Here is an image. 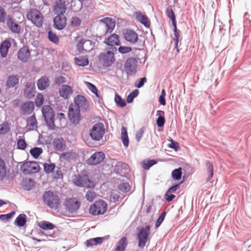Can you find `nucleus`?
Listing matches in <instances>:
<instances>
[{
  "label": "nucleus",
  "instance_id": "dca6fc26",
  "mask_svg": "<svg viewBox=\"0 0 251 251\" xmlns=\"http://www.w3.org/2000/svg\"><path fill=\"white\" fill-rule=\"evenodd\" d=\"M75 42L76 47H87L88 46H95V43L87 39L82 36H78L75 38Z\"/></svg>",
  "mask_w": 251,
  "mask_h": 251
},
{
  "label": "nucleus",
  "instance_id": "f8f14e48",
  "mask_svg": "<svg viewBox=\"0 0 251 251\" xmlns=\"http://www.w3.org/2000/svg\"><path fill=\"white\" fill-rule=\"evenodd\" d=\"M137 66V60L134 58H129L126 60L125 63V72L127 75H132L136 72Z\"/></svg>",
  "mask_w": 251,
  "mask_h": 251
},
{
  "label": "nucleus",
  "instance_id": "0eeeda50",
  "mask_svg": "<svg viewBox=\"0 0 251 251\" xmlns=\"http://www.w3.org/2000/svg\"><path fill=\"white\" fill-rule=\"evenodd\" d=\"M150 228L151 227L149 225L138 228L139 232L137 234V236L138 240V246L141 249L143 248L146 246L149 239V236L150 233Z\"/></svg>",
  "mask_w": 251,
  "mask_h": 251
},
{
  "label": "nucleus",
  "instance_id": "680f3d73",
  "mask_svg": "<svg viewBox=\"0 0 251 251\" xmlns=\"http://www.w3.org/2000/svg\"><path fill=\"white\" fill-rule=\"evenodd\" d=\"M26 147V144L23 139H19L17 142V148L20 150H25Z\"/></svg>",
  "mask_w": 251,
  "mask_h": 251
},
{
  "label": "nucleus",
  "instance_id": "e433bc0d",
  "mask_svg": "<svg viewBox=\"0 0 251 251\" xmlns=\"http://www.w3.org/2000/svg\"><path fill=\"white\" fill-rule=\"evenodd\" d=\"M166 13L167 17L172 21V23L176 22V16L172 6H170L167 8Z\"/></svg>",
  "mask_w": 251,
  "mask_h": 251
},
{
  "label": "nucleus",
  "instance_id": "6e6552de",
  "mask_svg": "<svg viewBox=\"0 0 251 251\" xmlns=\"http://www.w3.org/2000/svg\"><path fill=\"white\" fill-rule=\"evenodd\" d=\"M42 111L49 127L50 129H54L55 126L54 123V114L52 108L50 105H44Z\"/></svg>",
  "mask_w": 251,
  "mask_h": 251
},
{
  "label": "nucleus",
  "instance_id": "bf43d9fd",
  "mask_svg": "<svg viewBox=\"0 0 251 251\" xmlns=\"http://www.w3.org/2000/svg\"><path fill=\"white\" fill-rule=\"evenodd\" d=\"M49 39L54 43H57L59 42V38L55 34L50 31L48 34Z\"/></svg>",
  "mask_w": 251,
  "mask_h": 251
},
{
  "label": "nucleus",
  "instance_id": "f704fd0d",
  "mask_svg": "<svg viewBox=\"0 0 251 251\" xmlns=\"http://www.w3.org/2000/svg\"><path fill=\"white\" fill-rule=\"evenodd\" d=\"M75 64L80 66H85L89 63L88 57L86 56L75 57Z\"/></svg>",
  "mask_w": 251,
  "mask_h": 251
},
{
  "label": "nucleus",
  "instance_id": "c03bdc74",
  "mask_svg": "<svg viewBox=\"0 0 251 251\" xmlns=\"http://www.w3.org/2000/svg\"><path fill=\"white\" fill-rule=\"evenodd\" d=\"M42 152V149L37 147L34 148L30 151V153L35 158H38Z\"/></svg>",
  "mask_w": 251,
  "mask_h": 251
},
{
  "label": "nucleus",
  "instance_id": "774afa93",
  "mask_svg": "<svg viewBox=\"0 0 251 251\" xmlns=\"http://www.w3.org/2000/svg\"><path fill=\"white\" fill-rule=\"evenodd\" d=\"M55 83L58 85L64 84L66 82L65 78L63 76H59L55 78Z\"/></svg>",
  "mask_w": 251,
  "mask_h": 251
},
{
  "label": "nucleus",
  "instance_id": "37998d69",
  "mask_svg": "<svg viewBox=\"0 0 251 251\" xmlns=\"http://www.w3.org/2000/svg\"><path fill=\"white\" fill-rule=\"evenodd\" d=\"M156 163V161L154 160H144L143 161L141 164L142 167L145 170H149L151 167L154 165Z\"/></svg>",
  "mask_w": 251,
  "mask_h": 251
},
{
  "label": "nucleus",
  "instance_id": "a211bd4d",
  "mask_svg": "<svg viewBox=\"0 0 251 251\" xmlns=\"http://www.w3.org/2000/svg\"><path fill=\"white\" fill-rule=\"evenodd\" d=\"M105 155L102 152H97L94 153L87 160L90 165H97L101 162L104 159Z\"/></svg>",
  "mask_w": 251,
  "mask_h": 251
},
{
  "label": "nucleus",
  "instance_id": "4c0bfd02",
  "mask_svg": "<svg viewBox=\"0 0 251 251\" xmlns=\"http://www.w3.org/2000/svg\"><path fill=\"white\" fill-rule=\"evenodd\" d=\"M181 170L182 169L180 167L174 170L172 172V178L176 180L180 179L182 176Z\"/></svg>",
  "mask_w": 251,
  "mask_h": 251
},
{
  "label": "nucleus",
  "instance_id": "c85d7f7f",
  "mask_svg": "<svg viewBox=\"0 0 251 251\" xmlns=\"http://www.w3.org/2000/svg\"><path fill=\"white\" fill-rule=\"evenodd\" d=\"M127 245V238L123 237L118 242L114 251H124Z\"/></svg>",
  "mask_w": 251,
  "mask_h": 251
},
{
  "label": "nucleus",
  "instance_id": "8fccbe9b",
  "mask_svg": "<svg viewBox=\"0 0 251 251\" xmlns=\"http://www.w3.org/2000/svg\"><path fill=\"white\" fill-rule=\"evenodd\" d=\"M81 23V20L77 17H72L70 21V24L72 26L77 27L80 25Z\"/></svg>",
  "mask_w": 251,
  "mask_h": 251
},
{
  "label": "nucleus",
  "instance_id": "6ab92c4d",
  "mask_svg": "<svg viewBox=\"0 0 251 251\" xmlns=\"http://www.w3.org/2000/svg\"><path fill=\"white\" fill-rule=\"evenodd\" d=\"M123 36L126 41L134 44L137 41L138 36L134 31L130 29H126L123 32Z\"/></svg>",
  "mask_w": 251,
  "mask_h": 251
},
{
  "label": "nucleus",
  "instance_id": "4d7b16f0",
  "mask_svg": "<svg viewBox=\"0 0 251 251\" xmlns=\"http://www.w3.org/2000/svg\"><path fill=\"white\" fill-rule=\"evenodd\" d=\"M166 212L165 211H163V212H162V213L161 214V215H160L156 222L155 227L156 228L158 227L161 224V223L163 222L166 216Z\"/></svg>",
  "mask_w": 251,
  "mask_h": 251
},
{
  "label": "nucleus",
  "instance_id": "bb28decb",
  "mask_svg": "<svg viewBox=\"0 0 251 251\" xmlns=\"http://www.w3.org/2000/svg\"><path fill=\"white\" fill-rule=\"evenodd\" d=\"M50 85V81L49 79L44 76L41 77L38 80L37 86L39 89L42 90L46 89Z\"/></svg>",
  "mask_w": 251,
  "mask_h": 251
},
{
  "label": "nucleus",
  "instance_id": "13d9d810",
  "mask_svg": "<svg viewBox=\"0 0 251 251\" xmlns=\"http://www.w3.org/2000/svg\"><path fill=\"white\" fill-rule=\"evenodd\" d=\"M206 167H207V171H208V172L209 174L210 179H211L213 177V165H212V164L211 162H210L209 161H207L206 162Z\"/></svg>",
  "mask_w": 251,
  "mask_h": 251
},
{
  "label": "nucleus",
  "instance_id": "864d4df0",
  "mask_svg": "<svg viewBox=\"0 0 251 251\" xmlns=\"http://www.w3.org/2000/svg\"><path fill=\"white\" fill-rule=\"evenodd\" d=\"M52 178L55 179H58L63 177V174L61 168L57 167L55 172L52 175Z\"/></svg>",
  "mask_w": 251,
  "mask_h": 251
},
{
  "label": "nucleus",
  "instance_id": "69168bd1",
  "mask_svg": "<svg viewBox=\"0 0 251 251\" xmlns=\"http://www.w3.org/2000/svg\"><path fill=\"white\" fill-rule=\"evenodd\" d=\"M182 182L183 181H181L180 183L176 184L170 187L167 191V194L175 193L179 188L180 184L182 183Z\"/></svg>",
  "mask_w": 251,
  "mask_h": 251
},
{
  "label": "nucleus",
  "instance_id": "7c9ffc66",
  "mask_svg": "<svg viewBox=\"0 0 251 251\" xmlns=\"http://www.w3.org/2000/svg\"><path fill=\"white\" fill-rule=\"evenodd\" d=\"M103 241V238L101 237H97L92 238L87 240L86 244L87 247H89L93 246H96L98 244H100Z\"/></svg>",
  "mask_w": 251,
  "mask_h": 251
},
{
  "label": "nucleus",
  "instance_id": "4be33fe9",
  "mask_svg": "<svg viewBox=\"0 0 251 251\" xmlns=\"http://www.w3.org/2000/svg\"><path fill=\"white\" fill-rule=\"evenodd\" d=\"M136 20L144 25L146 27H149L150 26V22L148 17L143 14L140 12H137L135 14Z\"/></svg>",
  "mask_w": 251,
  "mask_h": 251
},
{
  "label": "nucleus",
  "instance_id": "c9c22d12",
  "mask_svg": "<svg viewBox=\"0 0 251 251\" xmlns=\"http://www.w3.org/2000/svg\"><path fill=\"white\" fill-rule=\"evenodd\" d=\"M6 167L4 161L0 158V180L3 179L6 175Z\"/></svg>",
  "mask_w": 251,
  "mask_h": 251
},
{
  "label": "nucleus",
  "instance_id": "20e7f679",
  "mask_svg": "<svg viewBox=\"0 0 251 251\" xmlns=\"http://www.w3.org/2000/svg\"><path fill=\"white\" fill-rule=\"evenodd\" d=\"M108 209L107 203L102 200L96 201L94 204L90 205L89 212L94 216L104 214Z\"/></svg>",
  "mask_w": 251,
  "mask_h": 251
},
{
  "label": "nucleus",
  "instance_id": "a19ab883",
  "mask_svg": "<svg viewBox=\"0 0 251 251\" xmlns=\"http://www.w3.org/2000/svg\"><path fill=\"white\" fill-rule=\"evenodd\" d=\"M10 131L9 124L7 122H4L0 125V134L3 135L7 133Z\"/></svg>",
  "mask_w": 251,
  "mask_h": 251
},
{
  "label": "nucleus",
  "instance_id": "7ed1b4c3",
  "mask_svg": "<svg viewBox=\"0 0 251 251\" xmlns=\"http://www.w3.org/2000/svg\"><path fill=\"white\" fill-rule=\"evenodd\" d=\"M27 19L33 25L38 27H42L44 20V17L41 12L36 8L29 9L26 13Z\"/></svg>",
  "mask_w": 251,
  "mask_h": 251
},
{
  "label": "nucleus",
  "instance_id": "9d476101",
  "mask_svg": "<svg viewBox=\"0 0 251 251\" xmlns=\"http://www.w3.org/2000/svg\"><path fill=\"white\" fill-rule=\"evenodd\" d=\"M104 132L103 125L101 123H97L93 126L90 135L93 140L99 141L102 138Z\"/></svg>",
  "mask_w": 251,
  "mask_h": 251
},
{
  "label": "nucleus",
  "instance_id": "4468645a",
  "mask_svg": "<svg viewBox=\"0 0 251 251\" xmlns=\"http://www.w3.org/2000/svg\"><path fill=\"white\" fill-rule=\"evenodd\" d=\"M67 10L65 0H56L53 7V11L57 15H64Z\"/></svg>",
  "mask_w": 251,
  "mask_h": 251
},
{
  "label": "nucleus",
  "instance_id": "cd10ccee",
  "mask_svg": "<svg viewBox=\"0 0 251 251\" xmlns=\"http://www.w3.org/2000/svg\"><path fill=\"white\" fill-rule=\"evenodd\" d=\"M121 138L124 145L126 147H127L129 144V139L127 135V129L124 126H123L121 128Z\"/></svg>",
  "mask_w": 251,
  "mask_h": 251
},
{
  "label": "nucleus",
  "instance_id": "5701e85b",
  "mask_svg": "<svg viewBox=\"0 0 251 251\" xmlns=\"http://www.w3.org/2000/svg\"><path fill=\"white\" fill-rule=\"evenodd\" d=\"M30 56L28 48H21L18 53L19 59L23 62H26Z\"/></svg>",
  "mask_w": 251,
  "mask_h": 251
},
{
  "label": "nucleus",
  "instance_id": "412c9836",
  "mask_svg": "<svg viewBox=\"0 0 251 251\" xmlns=\"http://www.w3.org/2000/svg\"><path fill=\"white\" fill-rule=\"evenodd\" d=\"M19 83V77L17 75H9L6 81V86L8 88H13Z\"/></svg>",
  "mask_w": 251,
  "mask_h": 251
},
{
  "label": "nucleus",
  "instance_id": "72a5a7b5",
  "mask_svg": "<svg viewBox=\"0 0 251 251\" xmlns=\"http://www.w3.org/2000/svg\"><path fill=\"white\" fill-rule=\"evenodd\" d=\"M85 178L86 175H85L75 176L73 180L74 183L77 186L84 187Z\"/></svg>",
  "mask_w": 251,
  "mask_h": 251
},
{
  "label": "nucleus",
  "instance_id": "473e14b6",
  "mask_svg": "<svg viewBox=\"0 0 251 251\" xmlns=\"http://www.w3.org/2000/svg\"><path fill=\"white\" fill-rule=\"evenodd\" d=\"M38 226L44 230H51L55 227V226L49 222L43 221L40 222Z\"/></svg>",
  "mask_w": 251,
  "mask_h": 251
},
{
  "label": "nucleus",
  "instance_id": "de8ad7c7",
  "mask_svg": "<svg viewBox=\"0 0 251 251\" xmlns=\"http://www.w3.org/2000/svg\"><path fill=\"white\" fill-rule=\"evenodd\" d=\"M96 193L91 190L88 191L85 195V198L87 200L90 202L93 201L96 198Z\"/></svg>",
  "mask_w": 251,
  "mask_h": 251
},
{
  "label": "nucleus",
  "instance_id": "ddd939ff",
  "mask_svg": "<svg viewBox=\"0 0 251 251\" xmlns=\"http://www.w3.org/2000/svg\"><path fill=\"white\" fill-rule=\"evenodd\" d=\"M71 105H75V107L80 110H87L89 106V102L86 98L82 95H77L74 98V103H71Z\"/></svg>",
  "mask_w": 251,
  "mask_h": 251
},
{
  "label": "nucleus",
  "instance_id": "2eb2a0df",
  "mask_svg": "<svg viewBox=\"0 0 251 251\" xmlns=\"http://www.w3.org/2000/svg\"><path fill=\"white\" fill-rule=\"evenodd\" d=\"M61 97L64 99H68L73 93V88L68 85H62L58 89Z\"/></svg>",
  "mask_w": 251,
  "mask_h": 251
},
{
  "label": "nucleus",
  "instance_id": "0e129e2a",
  "mask_svg": "<svg viewBox=\"0 0 251 251\" xmlns=\"http://www.w3.org/2000/svg\"><path fill=\"white\" fill-rule=\"evenodd\" d=\"M165 120L164 117L159 116L156 120V124L158 127H162L164 125Z\"/></svg>",
  "mask_w": 251,
  "mask_h": 251
},
{
  "label": "nucleus",
  "instance_id": "f257e3e1",
  "mask_svg": "<svg viewBox=\"0 0 251 251\" xmlns=\"http://www.w3.org/2000/svg\"><path fill=\"white\" fill-rule=\"evenodd\" d=\"M116 25L115 21L111 18L106 17L99 21L97 31L101 35L111 33Z\"/></svg>",
  "mask_w": 251,
  "mask_h": 251
},
{
  "label": "nucleus",
  "instance_id": "052dcab7",
  "mask_svg": "<svg viewBox=\"0 0 251 251\" xmlns=\"http://www.w3.org/2000/svg\"><path fill=\"white\" fill-rule=\"evenodd\" d=\"M15 214V212L12 211L6 214H2L0 215V219L2 221L7 220L11 218Z\"/></svg>",
  "mask_w": 251,
  "mask_h": 251
},
{
  "label": "nucleus",
  "instance_id": "c756f323",
  "mask_svg": "<svg viewBox=\"0 0 251 251\" xmlns=\"http://www.w3.org/2000/svg\"><path fill=\"white\" fill-rule=\"evenodd\" d=\"M27 127L29 130H34L37 127V121L34 115L27 119Z\"/></svg>",
  "mask_w": 251,
  "mask_h": 251
},
{
  "label": "nucleus",
  "instance_id": "5fc2aeb1",
  "mask_svg": "<svg viewBox=\"0 0 251 251\" xmlns=\"http://www.w3.org/2000/svg\"><path fill=\"white\" fill-rule=\"evenodd\" d=\"M86 83L87 86L89 88V89L93 93H94L98 98H99V94L98 93V89H97V87L94 85H93V84H92L90 82H87Z\"/></svg>",
  "mask_w": 251,
  "mask_h": 251
},
{
  "label": "nucleus",
  "instance_id": "ea45409f",
  "mask_svg": "<svg viewBox=\"0 0 251 251\" xmlns=\"http://www.w3.org/2000/svg\"><path fill=\"white\" fill-rule=\"evenodd\" d=\"M55 168V165L54 163H45L44 164V170L47 174H50L53 173Z\"/></svg>",
  "mask_w": 251,
  "mask_h": 251
},
{
  "label": "nucleus",
  "instance_id": "39448f33",
  "mask_svg": "<svg viewBox=\"0 0 251 251\" xmlns=\"http://www.w3.org/2000/svg\"><path fill=\"white\" fill-rule=\"evenodd\" d=\"M66 211L69 214H75L81 206V202L75 198H67L63 201Z\"/></svg>",
  "mask_w": 251,
  "mask_h": 251
},
{
  "label": "nucleus",
  "instance_id": "2f4dec72",
  "mask_svg": "<svg viewBox=\"0 0 251 251\" xmlns=\"http://www.w3.org/2000/svg\"><path fill=\"white\" fill-rule=\"evenodd\" d=\"M53 145L56 150L62 151L65 147L64 140L62 139H55L53 142Z\"/></svg>",
  "mask_w": 251,
  "mask_h": 251
},
{
  "label": "nucleus",
  "instance_id": "f03ea898",
  "mask_svg": "<svg viewBox=\"0 0 251 251\" xmlns=\"http://www.w3.org/2000/svg\"><path fill=\"white\" fill-rule=\"evenodd\" d=\"M43 199L45 203L50 208L57 209L61 204V200L59 196L51 191L44 192Z\"/></svg>",
  "mask_w": 251,
  "mask_h": 251
},
{
  "label": "nucleus",
  "instance_id": "aec40b11",
  "mask_svg": "<svg viewBox=\"0 0 251 251\" xmlns=\"http://www.w3.org/2000/svg\"><path fill=\"white\" fill-rule=\"evenodd\" d=\"M104 42L108 46L111 47L118 46L121 45L119 36L115 33L112 34L107 38L105 39Z\"/></svg>",
  "mask_w": 251,
  "mask_h": 251
},
{
  "label": "nucleus",
  "instance_id": "3c124183",
  "mask_svg": "<svg viewBox=\"0 0 251 251\" xmlns=\"http://www.w3.org/2000/svg\"><path fill=\"white\" fill-rule=\"evenodd\" d=\"M75 153L72 151H68L62 153L61 157L65 160H69L75 157Z\"/></svg>",
  "mask_w": 251,
  "mask_h": 251
},
{
  "label": "nucleus",
  "instance_id": "423d86ee",
  "mask_svg": "<svg viewBox=\"0 0 251 251\" xmlns=\"http://www.w3.org/2000/svg\"><path fill=\"white\" fill-rule=\"evenodd\" d=\"M98 61L104 67H111L116 61L114 52L108 50L100 53L98 56Z\"/></svg>",
  "mask_w": 251,
  "mask_h": 251
},
{
  "label": "nucleus",
  "instance_id": "58836bf2",
  "mask_svg": "<svg viewBox=\"0 0 251 251\" xmlns=\"http://www.w3.org/2000/svg\"><path fill=\"white\" fill-rule=\"evenodd\" d=\"M25 215L20 214L15 220V223L19 226H23L26 223Z\"/></svg>",
  "mask_w": 251,
  "mask_h": 251
},
{
  "label": "nucleus",
  "instance_id": "338daca9",
  "mask_svg": "<svg viewBox=\"0 0 251 251\" xmlns=\"http://www.w3.org/2000/svg\"><path fill=\"white\" fill-rule=\"evenodd\" d=\"M6 15V13L3 7L0 6V22L4 21L5 17Z\"/></svg>",
  "mask_w": 251,
  "mask_h": 251
},
{
  "label": "nucleus",
  "instance_id": "a878e982",
  "mask_svg": "<svg viewBox=\"0 0 251 251\" xmlns=\"http://www.w3.org/2000/svg\"><path fill=\"white\" fill-rule=\"evenodd\" d=\"M7 25L10 30L16 33H20L21 31V26L14 23L12 19L8 20Z\"/></svg>",
  "mask_w": 251,
  "mask_h": 251
},
{
  "label": "nucleus",
  "instance_id": "6e6d98bb",
  "mask_svg": "<svg viewBox=\"0 0 251 251\" xmlns=\"http://www.w3.org/2000/svg\"><path fill=\"white\" fill-rule=\"evenodd\" d=\"M119 189L121 191L126 193L129 191L130 187L128 183H123L119 185Z\"/></svg>",
  "mask_w": 251,
  "mask_h": 251
},
{
  "label": "nucleus",
  "instance_id": "49530a36",
  "mask_svg": "<svg viewBox=\"0 0 251 251\" xmlns=\"http://www.w3.org/2000/svg\"><path fill=\"white\" fill-rule=\"evenodd\" d=\"M115 101L119 107H123L126 105L125 100L122 99L121 97L118 94L115 95Z\"/></svg>",
  "mask_w": 251,
  "mask_h": 251
},
{
  "label": "nucleus",
  "instance_id": "603ef678",
  "mask_svg": "<svg viewBox=\"0 0 251 251\" xmlns=\"http://www.w3.org/2000/svg\"><path fill=\"white\" fill-rule=\"evenodd\" d=\"M139 91L137 89L134 90L132 92H131L126 98V100L127 102L130 103L131 102L134 98L137 97L138 95Z\"/></svg>",
  "mask_w": 251,
  "mask_h": 251
},
{
  "label": "nucleus",
  "instance_id": "b1692460",
  "mask_svg": "<svg viewBox=\"0 0 251 251\" xmlns=\"http://www.w3.org/2000/svg\"><path fill=\"white\" fill-rule=\"evenodd\" d=\"M34 108V104L33 102L27 101L22 105L21 110L24 114H29L33 111Z\"/></svg>",
  "mask_w": 251,
  "mask_h": 251
},
{
  "label": "nucleus",
  "instance_id": "09e8293b",
  "mask_svg": "<svg viewBox=\"0 0 251 251\" xmlns=\"http://www.w3.org/2000/svg\"><path fill=\"white\" fill-rule=\"evenodd\" d=\"M85 178L84 187L88 188H94L96 186V183L94 181H91L87 175H86Z\"/></svg>",
  "mask_w": 251,
  "mask_h": 251
},
{
  "label": "nucleus",
  "instance_id": "393cba45",
  "mask_svg": "<svg viewBox=\"0 0 251 251\" xmlns=\"http://www.w3.org/2000/svg\"><path fill=\"white\" fill-rule=\"evenodd\" d=\"M35 89V86L32 83L26 84L25 94L28 99H31L34 96Z\"/></svg>",
  "mask_w": 251,
  "mask_h": 251
},
{
  "label": "nucleus",
  "instance_id": "e2e57ef3",
  "mask_svg": "<svg viewBox=\"0 0 251 251\" xmlns=\"http://www.w3.org/2000/svg\"><path fill=\"white\" fill-rule=\"evenodd\" d=\"M11 42H14L15 41L14 39H6L1 44L0 47H10L11 46Z\"/></svg>",
  "mask_w": 251,
  "mask_h": 251
},
{
  "label": "nucleus",
  "instance_id": "9b49d317",
  "mask_svg": "<svg viewBox=\"0 0 251 251\" xmlns=\"http://www.w3.org/2000/svg\"><path fill=\"white\" fill-rule=\"evenodd\" d=\"M70 121L74 124H78L81 120L80 110L75 107V105H70L68 111Z\"/></svg>",
  "mask_w": 251,
  "mask_h": 251
},
{
  "label": "nucleus",
  "instance_id": "a18cd8bd",
  "mask_svg": "<svg viewBox=\"0 0 251 251\" xmlns=\"http://www.w3.org/2000/svg\"><path fill=\"white\" fill-rule=\"evenodd\" d=\"M44 101V98L42 94L38 93L35 99V104L36 106L39 107L41 106Z\"/></svg>",
  "mask_w": 251,
  "mask_h": 251
},
{
  "label": "nucleus",
  "instance_id": "1a4fd4ad",
  "mask_svg": "<svg viewBox=\"0 0 251 251\" xmlns=\"http://www.w3.org/2000/svg\"><path fill=\"white\" fill-rule=\"evenodd\" d=\"M20 169L24 174L29 175L37 173L40 170V166L36 162L27 161L21 166Z\"/></svg>",
  "mask_w": 251,
  "mask_h": 251
},
{
  "label": "nucleus",
  "instance_id": "79ce46f5",
  "mask_svg": "<svg viewBox=\"0 0 251 251\" xmlns=\"http://www.w3.org/2000/svg\"><path fill=\"white\" fill-rule=\"evenodd\" d=\"M174 26V42L176 47H177L179 41V33L177 31V26H176V22L172 23Z\"/></svg>",
  "mask_w": 251,
  "mask_h": 251
},
{
  "label": "nucleus",
  "instance_id": "f3484780",
  "mask_svg": "<svg viewBox=\"0 0 251 251\" xmlns=\"http://www.w3.org/2000/svg\"><path fill=\"white\" fill-rule=\"evenodd\" d=\"M67 18L64 15H57L53 19L54 26L57 29H63L66 25Z\"/></svg>",
  "mask_w": 251,
  "mask_h": 251
}]
</instances>
